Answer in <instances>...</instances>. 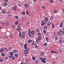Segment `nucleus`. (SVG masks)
I'll return each instance as SVG.
<instances>
[{
  "mask_svg": "<svg viewBox=\"0 0 64 64\" xmlns=\"http://www.w3.org/2000/svg\"><path fill=\"white\" fill-rule=\"evenodd\" d=\"M25 51H24V53L25 54H28V51L30 50V48H28L25 49Z\"/></svg>",
  "mask_w": 64,
  "mask_h": 64,
  "instance_id": "1",
  "label": "nucleus"
},
{
  "mask_svg": "<svg viewBox=\"0 0 64 64\" xmlns=\"http://www.w3.org/2000/svg\"><path fill=\"white\" fill-rule=\"evenodd\" d=\"M47 23V21H45V20H43L41 22V25L42 26H44L45 24Z\"/></svg>",
  "mask_w": 64,
  "mask_h": 64,
  "instance_id": "2",
  "label": "nucleus"
},
{
  "mask_svg": "<svg viewBox=\"0 0 64 64\" xmlns=\"http://www.w3.org/2000/svg\"><path fill=\"white\" fill-rule=\"evenodd\" d=\"M46 58H42L41 61L43 63H46Z\"/></svg>",
  "mask_w": 64,
  "mask_h": 64,
  "instance_id": "3",
  "label": "nucleus"
},
{
  "mask_svg": "<svg viewBox=\"0 0 64 64\" xmlns=\"http://www.w3.org/2000/svg\"><path fill=\"white\" fill-rule=\"evenodd\" d=\"M58 35H62V34L64 35V32H63V31H59L58 32Z\"/></svg>",
  "mask_w": 64,
  "mask_h": 64,
  "instance_id": "4",
  "label": "nucleus"
},
{
  "mask_svg": "<svg viewBox=\"0 0 64 64\" xmlns=\"http://www.w3.org/2000/svg\"><path fill=\"white\" fill-rule=\"evenodd\" d=\"M28 35H29L30 37H32L31 34V32H30L31 31V30H30V29H28Z\"/></svg>",
  "mask_w": 64,
  "mask_h": 64,
  "instance_id": "5",
  "label": "nucleus"
},
{
  "mask_svg": "<svg viewBox=\"0 0 64 64\" xmlns=\"http://www.w3.org/2000/svg\"><path fill=\"white\" fill-rule=\"evenodd\" d=\"M44 21H46L47 22V21H48L49 20H48V18L47 17H46L44 19Z\"/></svg>",
  "mask_w": 64,
  "mask_h": 64,
  "instance_id": "6",
  "label": "nucleus"
},
{
  "mask_svg": "<svg viewBox=\"0 0 64 64\" xmlns=\"http://www.w3.org/2000/svg\"><path fill=\"white\" fill-rule=\"evenodd\" d=\"M4 50V48H2L0 50V52H3Z\"/></svg>",
  "mask_w": 64,
  "mask_h": 64,
  "instance_id": "7",
  "label": "nucleus"
},
{
  "mask_svg": "<svg viewBox=\"0 0 64 64\" xmlns=\"http://www.w3.org/2000/svg\"><path fill=\"white\" fill-rule=\"evenodd\" d=\"M24 6L25 7H26V8H28V7H29V5H28V4H25Z\"/></svg>",
  "mask_w": 64,
  "mask_h": 64,
  "instance_id": "8",
  "label": "nucleus"
},
{
  "mask_svg": "<svg viewBox=\"0 0 64 64\" xmlns=\"http://www.w3.org/2000/svg\"><path fill=\"white\" fill-rule=\"evenodd\" d=\"M27 44H26L24 46V49H26L27 48Z\"/></svg>",
  "mask_w": 64,
  "mask_h": 64,
  "instance_id": "9",
  "label": "nucleus"
},
{
  "mask_svg": "<svg viewBox=\"0 0 64 64\" xmlns=\"http://www.w3.org/2000/svg\"><path fill=\"white\" fill-rule=\"evenodd\" d=\"M18 54H14V56L18 58Z\"/></svg>",
  "mask_w": 64,
  "mask_h": 64,
  "instance_id": "10",
  "label": "nucleus"
},
{
  "mask_svg": "<svg viewBox=\"0 0 64 64\" xmlns=\"http://www.w3.org/2000/svg\"><path fill=\"white\" fill-rule=\"evenodd\" d=\"M63 22H62L60 23V27H62V26H63Z\"/></svg>",
  "mask_w": 64,
  "mask_h": 64,
  "instance_id": "11",
  "label": "nucleus"
},
{
  "mask_svg": "<svg viewBox=\"0 0 64 64\" xmlns=\"http://www.w3.org/2000/svg\"><path fill=\"white\" fill-rule=\"evenodd\" d=\"M13 52L14 53H17V52H18V51L17 50H13Z\"/></svg>",
  "mask_w": 64,
  "mask_h": 64,
  "instance_id": "12",
  "label": "nucleus"
},
{
  "mask_svg": "<svg viewBox=\"0 0 64 64\" xmlns=\"http://www.w3.org/2000/svg\"><path fill=\"white\" fill-rule=\"evenodd\" d=\"M51 22H48L47 24V25L48 26H50V25L51 24Z\"/></svg>",
  "mask_w": 64,
  "mask_h": 64,
  "instance_id": "13",
  "label": "nucleus"
},
{
  "mask_svg": "<svg viewBox=\"0 0 64 64\" xmlns=\"http://www.w3.org/2000/svg\"><path fill=\"white\" fill-rule=\"evenodd\" d=\"M5 25L6 26H8V25H9V23L8 22H6L5 24Z\"/></svg>",
  "mask_w": 64,
  "mask_h": 64,
  "instance_id": "14",
  "label": "nucleus"
},
{
  "mask_svg": "<svg viewBox=\"0 0 64 64\" xmlns=\"http://www.w3.org/2000/svg\"><path fill=\"white\" fill-rule=\"evenodd\" d=\"M2 12L3 13H6V12H5V10L4 9L2 10Z\"/></svg>",
  "mask_w": 64,
  "mask_h": 64,
  "instance_id": "15",
  "label": "nucleus"
},
{
  "mask_svg": "<svg viewBox=\"0 0 64 64\" xmlns=\"http://www.w3.org/2000/svg\"><path fill=\"white\" fill-rule=\"evenodd\" d=\"M47 28H48V27L46 26H45L44 27V29H47Z\"/></svg>",
  "mask_w": 64,
  "mask_h": 64,
  "instance_id": "16",
  "label": "nucleus"
},
{
  "mask_svg": "<svg viewBox=\"0 0 64 64\" xmlns=\"http://www.w3.org/2000/svg\"><path fill=\"white\" fill-rule=\"evenodd\" d=\"M31 33L32 35L34 34V32L33 30H32L31 32Z\"/></svg>",
  "mask_w": 64,
  "mask_h": 64,
  "instance_id": "17",
  "label": "nucleus"
},
{
  "mask_svg": "<svg viewBox=\"0 0 64 64\" xmlns=\"http://www.w3.org/2000/svg\"><path fill=\"white\" fill-rule=\"evenodd\" d=\"M12 9L13 10H14V11H16V8L15 7H14L12 8Z\"/></svg>",
  "mask_w": 64,
  "mask_h": 64,
  "instance_id": "18",
  "label": "nucleus"
},
{
  "mask_svg": "<svg viewBox=\"0 0 64 64\" xmlns=\"http://www.w3.org/2000/svg\"><path fill=\"white\" fill-rule=\"evenodd\" d=\"M54 18L53 17H51L50 18V20L51 21H52L53 20Z\"/></svg>",
  "mask_w": 64,
  "mask_h": 64,
  "instance_id": "19",
  "label": "nucleus"
},
{
  "mask_svg": "<svg viewBox=\"0 0 64 64\" xmlns=\"http://www.w3.org/2000/svg\"><path fill=\"white\" fill-rule=\"evenodd\" d=\"M46 41H49V39H48V38L47 37H46Z\"/></svg>",
  "mask_w": 64,
  "mask_h": 64,
  "instance_id": "20",
  "label": "nucleus"
},
{
  "mask_svg": "<svg viewBox=\"0 0 64 64\" xmlns=\"http://www.w3.org/2000/svg\"><path fill=\"white\" fill-rule=\"evenodd\" d=\"M32 42V40H29L28 41V42L29 43H30V42Z\"/></svg>",
  "mask_w": 64,
  "mask_h": 64,
  "instance_id": "21",
  "label": "nucleus"
},
{
  "mask_svg": "<svg viewBox=\"0 0 64 64\" xmlns=\"http://www.w3.org/2000/svg\"><path fill=\"white\" fill-rule=\"evenodd\" d=\"M11 58H12V60H15V58H14V56H12Z\"/></svg>",
  "mask_w": 64,
  "mask_h": 64,
  "instance_id": "22",
  "label": "nucleus"
},
{
  "mask_svg": "<svg viewBox=\"0 0 64 64\" xmlns=\"http://www.w3.org/2000/svg\"><path fill=\"white\" fill-rule=\"evenodd\" d=\"M21 13L22 14H23L24 15H25V13L24 12H22Z\"/></svg>",
  "mask_w": 64,
  "mask_h": 64,
  "instance_id": "23",
  "label": "nucleus"
},
{
  "mask_svg": "<svg viewBox=\"0 0 64 64\" xmlns=\"http://www.w3.org/2000/svg\"><path fill=\"white\" fill-rule=\"evenodd\" d=\"M4 6H6L7 5V3L6 2H5L4 3Z\"/></svg>",
  "mask_w": 64,
  "mask_h": 64,
  "instance_id": "24",
  "label": "nucleus"
},
{
  "mask_svg": "<svg viewBox=\"0 0 64 64\" xmlns=\"http://www.w3.org/2000/svg\"><path fill=\"white\" fill-rule=\"evenodd\" d=\"M1 55L3 57H4V56H5V54L4 53H2V54H1Z\"/></svg>",
  "mask_w": 64,
  "mask_h": 64,
  "instance_id": "25",
  "label": "nucleus"
},
{
  "mask_svg": "<svg viewBox=\"0 0 64 64\" xmlns=\"http://www.w3.org/2000/svg\"><path fill=\"white\" fill-rule=\"evenodd\" d=\"M32 58L33 60H35V59H36V58H35V57L34 56H32Z\"/></svg>",
  "mask_w": 64,
  "mask_h": 64,
  "instance_id": "26",
  "label": "nucleus"
},
{
  "mask_svg": "<svg viewBox=\"0 0 64 64\" xmlns=\"http://www.w3.org/2000/svg\"><path fill=\"white\" fill-rule=\"evenodd\" d=\"M10 38H13V36L11 34H10Z\"/></svg>",
  "mask_w": 64,
  "mask_h": 64,
  "instance_id": "27",
  "label": "nucleus"
},
{
  "mask_svg": "<svg viewBox=\"0 0 64 64\" xmlns=\"http://www.w3.org/2000/svg\"><path fill=\"white\" fill-rule=\"evenodd\" d=\"M21 37L22 38H24L25 37V35L24 34L22 35Z\"/></svg>",
  "mask_w": 64,
  "mask_h": 64,
  "instance_id": "28",
  "label": "nucleus"
},
{
  "mask_svg": "<svg viewBox=\"0 0 64 64\" xmlns=\"http://www.w3.org/2000/svg\"><path fill=\"white\" fill-rule=\"evenodd\" d=\"M38 39L39 40H41V37L40 36H38Z\"/></svg>",
  "mask_w": 64,
  "mask_h": 64,
  "instance_id": "29",
  "label": "nucleus"
},
{
  "mask_svg": "<svg viewBox=\"0 0 64 64\" xmlns=\"http://www.w3.org/2000/svg\"><path fill=\"white\" fill-rule=\"evenodd\" d=\"M59 43H62V41L61 40H60L59 41Z\"/></svg>",
  "mask_w": 64,
  "mask_h": 64,
  "instance_id": "30",
  "label": "nucleus"
},
{
  "mask_svg": "<svg viewBox=\"0 0 64 64\" xmlns=\"http://www.w3.org/2000/svg\"><path fill=\"white\" fill-rule=\"evenodd\" d=\"M10 55H11V56H13V52H11L10 53Z\"/></svg>",
  "mask_w": 64,
  "mask_h": 64,
  "instance_id": "31",
  "label": "nucleus"
},
{
  "mask_svg": "<svg viewBox=\"0 0 64 64\" xmlns=\"http://www.w3.org/2000/svg\"><path fill=\"white\" fill-rule=\"evenodd\" d=\"M54 13H56V10L55 9L54 10Z\"/></svg>",
  "mask_w": 64,
  "mask_h": 64,
  "instance_id": "32",
  "label": "nucleus"
},
{
  "mask_svg": "<svg viewBox=\"0 0 64 64\" xmlns=\"http://www.w3.org/2000/svg\"><path fill=\"white\" fill-rule=\"evenodd\" d=\"M39 40L38 39L36 40V42L38 43H39Z\"/></svg>",
  "mask_w": 64,
  "mask_h": 64,
  "instance_id": "33",
  "label": "nucleus"
},
{
  "mask_svg": "<svg viewBox=\"0 0 64 64\" xmlns=\"http://www.w3.org/2000/svg\"><path fill=\"white\" fill-rule=\"evenodd\" d=\"M42 8L43 9H45V8H46L45 6H42Z\"/></svg>",
  "mask_w": 64,
  "mask_h": 64,
  "instance_id": "34",
  "label": "nucleus"
},
{
  "mask_svg": "<svg viewBox=\"0 0 64 64\" xmlns=\"http://www.w3.org/2000/svg\"><path fill=\"white\" fill-rule=\"evenodd\" d=\"M44 54V52L41 53L40 54L41 55H43Z\"/></svg>",
  "mask_w": 64,
  "mask_h": 64,
  "instance_id": "35",
  "label": "nucleus"
},
{
  "mask_svg": "<svg viewBox=\"0 0 64 64\" xmlns=\"http://www.w3.org/2000/svg\"><path fill=\"white\" fill-rule=\"evenodd\" d=\"M43 32L44 34L46 33V30H43Z\"/></svg>",
  "mask_w": 64,
  "mask_h": 64,
  "instance_id": "36",
  "label": "nucleus"
},
{
  "mask_svg": "<svg viewBox=\"0 0 64 64\" xmlns=\"http://www.w3.org/2000/svg\"><path fill=\"white\" fill-rule=\"evenodd\" d=\"M51 52H52V53H56V52H54L52 51H51Z\"/></svg>",
  "mask_w": 64,
  "mask_h": 64,
  "instance_id": "37",
  "label": "nucleus"
},
{
  "mask_svg": "<svg viewBox=\"0 0 64 64\" xmlns=\"http://www.w3.org/2000/svg\"><path fill=\"white\" fill-rule=\"evenodd\" d=\"M3 61V60L2 59L0 58V62H2V61Z\"/></svg>",
  "mask_w": 64,
  "mask_h": 64,
  "instance_id": "38",
  "label": "nucleus"
},
{
  "mask_svg": "<svg viewBox=\"0 0 64 64\" xmlns=\"http://www.w3.org/2000/svg\"><path fill=\"white\" fill-rule=\"evenodd\" d=\"M26 13L27 15H28V14H29L28 13V11H26Z\"/></svg>",
  "mask_w": 64,
  "mask_h": 64,
  "instance_id": "39",
  "label": "nucleus"
},
{
  "mask_svg": "<svg viewBox=\"0 0 64 64\" xmlns=\"http://www.w3.org/2000/svg\"><path fill=\"white\" fill-rule=\"evenodd\" d=\"M38 60H36V64H38Z\"/></svg>",
  "mask_w": 64,
  "mask_h": 64,
  "instance_id": "40",
  "label": "nucleus"
},
{
  "mask_svg": "<svg viewBox=\"0 0 64 64\" xmlns=\"http://www.w3.org/2000/svg\"><path fill=\"white\" fill-rule=\"evenodd\" d=\"M15 17L16 19H18V16H15Z\"/></svg>",
  "mask_w": 64,
  "mask_h": 64,
  "instance_id": "41",
  "label": "nucleus"
},
{
  "mask_svg": "<svg viewBox=\"0 0 64 64\" xmlns=\"http://www.w3.org/2000/svg\"><path fill=\"white\" fill-rule=\"evenodd\" d=\"M44 46H47V44L46 43H45L44 45Z\"/></svg>",
  "mask_w": 64,
  "mask_h": 64,
  "instance_id": "42",
  "label": "nucleus"
},
{
  "mask_svg": "<svg viewBox=\"0 0 64 64\" xmlns=\"http://www.w3.org/2000/svg\"><path fill=\"white\" fill-rule=\"evenodd\" d=\"M18 22H17L15 23L16 25H17L18 24Z\"/></svg>",
  "mask_w": 64,
  "mask_h": 64,
  "instance_id": "43",
  "label": "nucleus"
},
{
  "mask_svg": "<svg viewBox=\"0 0 64 64\" xmlns=\"http://www.w3.org/2000/svg\"><path fill=\"white\" fill-rule=\"evenodd\" d=\"M38 36H40V35H41V34L40 33H38Z\"/></svg>",
  "mask_w": 64,
  "mask_h": 64,
  "instance_id": "44",
  "label": "nucleus"
},
{
  "mask_svg": "<svg viewBox=\"0 0 64 64\" xmlns=\"http://www.w3.org/2000/svg\"><path fill=\"white\" fill-rule=\"evenodd\" d=\"M21 26V24H19V25L18 26V27H19L20 26Z\"/></svg>",
  "mask_w": 64,
  "mask_h": 64,
  "instance_id": "45",
  "label": "nucleus"
},
{
  "mask_svg": "<svg viewBox=\"0 0 64 64\" xmlns=\"http://www.w3.org/2000/svg\"><path fill=\"white\" fill-rule=\"evenodd\" d=\"M12 56H9L8 57L9 58H12Z\"/></svg>",
  "mask_w": 64,
  "mask_h": 64,
  "instance_id": "46",
  "label": "nucleus"
},
{
  "mask_svg": "<svg viewBox=\"0 0 64 64\" xmlns=\"http://www.w3.org/2000/svg\"><path fill=\"white\" fill-rule=\"evenodd\" d=\"M22 34H25V32H22Z\"/></svg>",
  "mask_w": 64,
  "mask_h": 64,
  "instance_id": "47",
  "label": "nucleus"
},
{
  "mask_svg": "<svg viewBox=\"0 0 64 64\" xmlns=\"http://www.w3.org/2000/svg\"><path fill=\"white\" fill-rule=\"evenodd\" d=\"M19 36H20V37H21L22 36V35L21 34H19Z\"/></svg>",
  "mask_w": 64,
  "mask_h": 64,
  "instance_id": "48",
  "label": "nucleus"
},
{
  "mask_svg": "<svg viewBox=\"0 0 64 64\" xmlns=\"http://www.w3.org/2000/svg\"><path fill=\"white\" fill-rule=\"evenodd\" d=\"M16 30H17V31H18V32H19V30L18 28L17 29H16Z\"/></svg>",
  "mask_w": 64,
  "mask_h": 64,
  "instance_id": "49",
  "label": "nucleus"
},
{
  "mask_svg": "<svg viewBox=\"0 0 64 64\" xmlns=\"http://www.w3.org/2000/svg\"><path fill=\"white\" fill-rule=\"evenodd\" d=\"M62 10L63 12H64V9H63V8H62Z\"/></svg>",
  "mask_w": 64,
  "mask_h": 64,
  "instance_id": "50",
  "label": "nucleus"
},
{
  "mask_svg": "<svg viewBox=\"0 0 64 64\" xmlns=\"http://www.w3.org/2000/svg\"><path fill=\"white\" fill-rule=\"evenodd\" d=\"M42 58H40V60H42Z\"/></svg>",
  "mask_w": 64,
  "mask_h": 64,
  "instance_id": "51",
  "label": "nucleus"
},
{
  "mask_svg": "<svg viewBox=\"0 0 64 64\" xmlns=\"http://www.w3.org/2000/svg\"><path fill=\"white\" fill-rule=\"evenodd\" d=\"M4 1H6V2H7L8 1V0H4Z\"/></svg>",
  "mask_w": 64,
  "mask_h": 64,
  "instance_id": "52",
  "label": "nucleus"
},
{
  "mask_svg": "<svg viewBox=\"0 0 64 64\" xmlns=\"http://www.w3.org/2000/svg\"><path fill=\"white\" fill-rule=\"evenodd\" d=\"M50 3H52L53 2V1H52V0H51L50 1Z\"/></svg>",
  "mask_w": 64,
  "mask_h": 64,
  "instance_id": "53",
  "label": "nucleus"
},
{
  "mask_svg": "<svg viewBox=\"0 0 64 64\" xmlns=\"http://www.w3.org/2000/svg\"><path fill=\"white\" fill-rule=\"evenodd\" d=\"M18 29H19V30H21V28L20 27Z\"/></svg>",
  "mask_w": 64,
  "mask_h": 64,
  "instance_id": "54",
  "label": "nucleus"
},
{
  "mask_svg": "<svg viewBox=\"0 0 64 64\" xmlns=\"http://www.w3.org/2000/svg\"><path fill=\"white\" fill-rule=\"evenodd\" d=\"M26 61L27 62H28V60L27 59L26 60Z\"/></svg>",
  "mask_w": 64,
  "mask_h": 64,
  "instance_id": "55",
  "label": "nucleus"
},
{
  "mask_svg": "<svg viewBox=\"0 0 64 64\" xmlns=\"http://www.w3.org/2000/svg\"><path fill=\"white\" fill-rule=\"evenodd\" d=\"M12 27L13 28H14L15 26H14L13 25L12 26Z\"/></svg>",
  "mask_w": 64,
  "mask_h": 64,
  "instance_id": "56",
  "label": "nucleus"
},
{
  "mask_svg": "<svg viewBox=\"0 0 64 64\" xmlns=\"http://www.w3.org/2000/svg\"><path fill=\"white\" fill-rule=\"evenodd\" d=\"M6 60L8 59V57H6Z\"/></svg>",
  "mask_w": 64,
  "mask_h": 64,
  "instance_id": "57",
  "label": "nucleus"
},
{
  "mask_svg": "<svg viewBox=\"0 0 64 64\" xmlns=\"http://www.w3.org/2000/svg\"><path fill=\"white\" fill-rule=\"evenodd\" d=\"M48 33H46V35H48Z\"/></svg>",
  "mask_w": 64,
  "mask_h": 64,
  "instance_id": "58",
  "label": "nucleus"
},
{
  "mask_svg": "<svg viewBox=\"0 0 64 64\" xmlns=\"http://www.w3.org/2000/svg\"><path fill=\"white\" fill-rule=\"evenodd\" d=\"M5 38H7V36H5V37H4Z\"/></svg>",
  "mask_w": 64,
  "mask_h": 64,
  "instance_id": "59",
  "label": "nucleus"
},
{
  "mask_svg": "<svg viewBox=\"0 0 64 64\" xmlns=\"http://www.w3.org/2000/svg\"><path fill=\"white\" fill-rule=\"evenodd\" d=\"M38 47V46H35V47H36V48H37Z\"/></svg>",
  "mask_w": 64,
  "mask_h": 64,
  "instance_id": "60",
  "label": "nucleus"
},
{
  "mask_svg": "<svg viewBox=\"0 0 64 64\" xmlns=\"http://www.w3.org/2000/svg\"><path fill=\"white\" fill-rule=\"evenodd\" d=\"M4 22L2 23V25H4Z\"/></svg>",
  "mask_w": 64,
  "mask_h": 64,
  "instance_id": "61",
  "label": "nucleus"
},
{
  "mask_svg": "<svg viewBox=\"0 0 64 64\" xmlns=\"http://www.w3.org/2000/svg\"><path fill=\"white\" fill-rule=\"evenodd\" d=\"M34 46H35V45H36V44L35 43L34 44Z\"/></svg>",
  "mask_w": 64,
  "mask_h": 64,
  "instance_id": "62",
  "label": "nucleus"
},
{
  "mask_svg": "<svg viewBox=\"0 0 64 64\" xmlns=\"http://www.w3.org/2000/svg\"><path fill=\"white\" fill-rule=\"evenodd\" d=\"M24 64V62H22V63L20 64Z\"/></svg>",
  "mask_w": 64,
  "mask_h": 64,
  "instance_id": "63",
  "label": "nucleus"
},
{
  "mask_svg": "<svg viewBox=\"0 0 64 64\" xmlns=\"http://www.w3.org/2000/svg\"><path fill=\"white\" fill-rule=\"evenodd\" d=\"M62 30H63V31H64V28H62Z\"/></svg>",
  "mask_w": 64,
  "mask_h": 64,
  "instance_id": "64",
  "label": "nucleus"
}]
</instances>
